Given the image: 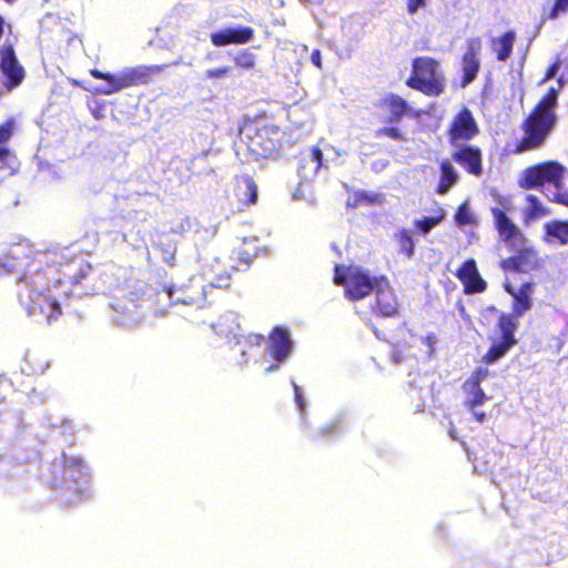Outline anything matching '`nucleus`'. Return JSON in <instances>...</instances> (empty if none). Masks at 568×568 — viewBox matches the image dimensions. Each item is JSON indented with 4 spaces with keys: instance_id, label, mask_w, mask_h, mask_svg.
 <instances>
[{
    "instance_id": "obj_8",
    "label": "nucleus",
    "mask_w": 568,
    "mask_h": 568,
    "mask_svg": "<svg viewBox=\"0 0 568 568\" xmlns=\"http://www.w3.org/2000/svg\"><path fill=\"white\" fill-rule=\"evenodd\" d=\"M479 132L473 112L467 106H463L453 116L447 128L448 142L452 146H458L475 139Z\"/></svg>"
},
{
    "instance_id": "obj_21",
    "label": "nucleus",
    "mask_w": 568,
    "mask_h": 568,
    "mask_svg": "<svg viewBox=\"0 0 568 568\" xmlns=\"http://www.w3.org/2000/svg\"><path fill=\"white\" fill-rule=\"evenodd\" d=\"M257 185L253 178L250 175H242L236 178L233 196L239 210L242 211L250 205L255 204L257 202Z\"/></svg>"
},
{
    "instance_id": "obj_41",
    "label": "nucleus",
    "mask_w": 568,
    "mask_h": 568,
    "mask_svg": "<svg viewBox=\"0 0 568 568\" xmlns=\"http://www.w3.org/2000/svg\"><path fill=\"white\" fill-rule=\"evenodd\" d=\"M91 271V266L88 263L81 262L78 266V273L74 275H68L64 281H70L72 284H79L88 273Z\"/></svg>"
},
{
    "instance_id": "obj_4",
    "label": "nucleus",
    "mask_w": 568,
    "mask_h": 568,
    "mask_svg": "<svg viewBox=\"0 0 568 568\" xmlns=\"http://www.w3.org/2000/svg\"><path fill=\"white\" fill-rule=\"evenodd\" d=\"M240 139L255 159L278 158L285 132L266 118H254L241 126Z\"/></svg>"
},
{
    "instance_id": "obj_43",
    "label": "nucleus",
    "mask_w": 568,
    "mask_h": 568,
    "mask_svg": "<svg viewBox=\"0 0 568 568\" xmlns=\"http://www.w3.org/2000/svg\"><path fill=\"white\" fill-rule=\"evenodd\" d=\"M562 64V61L557 58L546 70V73H545V77L542 78V80L540 81V83H545L547 82L548 80L552 79L558 69L560 68V65Z\"/></svg>"
},
{
    "instance_id": "obj_44",
    "label": "nucleus",
    "mask_w": 568,
    "mask_h": 568,
    "mask_svg": "<svg viewBox=\"0 0 568 568\" xmlns=\"http://www.w3.org/2000/svg\"><path fill=\"white\" fill-rule=\"evenodd\" d=\"M550 201L568 207V191H560V189H557V192L552 194Z\"/></svg>"
},
{
    "instance_id": "obj_47",
    "label": "nucleus",
    "mask_w": 568,
    "mask_h": 568,
    "mask_svg": "<svg viewBox=\"0 0 568 568\" xmlns=\"http://www.w3.org/2000/svg\"><path fill=\"white\" fill-rule=\"evenodd\" d=\"M247 341L250 344L252 345H256V346H260L261 344L264 343L265 341V337L263 334H260V333H252L247 336Z\"/></svg>"
},
{
    "instance_id": "obj_33",
    "label": "nucleus",
    "mask_w": 568,
    "mask_h": 568,
    "mask_svg": "<svg viewBox=\"0 0 568 568\" xmlns=\"http://www.w3.org/2000/svg\"><path fill=\"white\" fill-rule=\"evenodd\" d=\"M446 216V212L443 207H437L435 214L432 216H423L419 220H415L413 225L422 234H428L435 226H437Z\"/></svg>"
},
{
    "instance_id": "obj_45",
    "label": "nucleus",
    "mask_w": 568,
    "mask_h": 568,
    "mask_svg": "<svg viewBox=\"0 0 568 568\" xmlns=\"http://www.w3.org/2000/svg\"><path fill=\"white\" fill-rule=\"evenodd\" d=\"M426 6V0H407L406 10L409 16H413L417 12L419 8Z\"/></svg>"
},
{
    "instance_id": "obj_31",
    "label": "nucleus",
    "mask_w": 568,
    "mask_h": 568,
    "mask_svg": "<svg viewBox=\"0 0 568 568\" xmlns=\"http://www.w3.org/2000/svg\"><path fill=\"white\" fill-rule=\"evenodd\" d=\"M394 239L398 246V253L406 258H412L415 254V241L412 231L405 227L399 229L394 234Z\"/></svg>"
},
{
    "instance_id": "obj_46",
    "label": "nucleus",
    "mask_w": 568,
    "mask_h": 568,
    "mask_svg": "<svg viewBox=\"0 0 568 568\" xmlns=\"http://www.w3.org/2000/svg\"><path fill=\"white\" fill-rule=\"evenodd\" d=\"M295 402L301 412L305 409V399L297 384L293 383Z\"/></svg>"
},
{
    "instance_id": "obj_10",
    "label": "nucleus",
    "mask_w": 568,
    "mask_h": 568,
    "mask_svg": "<svg viewBox=\"0 0 568 568\" xmlns=\"http://www.w3.org/2000/svg\"><path fill=\"white\" fill-rule=\"evenodd\" d=\"M0 69L6 77L4 87L7 91H11L22 83L26 72L19 63L11 44H3L0 48Z\"/></svg>"
},
{
    "instance_id": "obj_16",
    "label": "nucleus",
    "mask_w": 568,
    "mask_h": 568,
    "mask_svg": "<svg viewBox=\"0 0 568 568\" xmlns=\"http://www.w3.org/2000/svg\"><path fill=\"white\" fill-rule=\"evenodd\" d=\"M488 374L489 372L487 368L477 367L471 372L470 376L463 384V390L466 395L464 405L468 410H474L475 407L486 402L487 396L484 389L480 387V384L488 376Z\"/></svg>"
},
{
    "instance_id": "obj_23",
    "label": "nucleus",
    "mask_w": 568,
    "mask_h": 568,
    "mask_svg": "<svg viewBox=\"0 0 568 568\" xmlns=\"http://www.w3.org/2000/svg\"><path fill=\"white\" fill-rule=\"evenodd\" d=\"M175 286L162 285L158 288H151L146 294V301L158 314H164L170 307L176 305Z\"/></svg>"
},
{
    "instance_id": "obj_20",
    "label": "nucleus",
    "mask_w": 568,
    "mask_h": 568,
    "mask_svg": "<svg viewBox=\"0 0 568 568\" xmlns=\"http://www.w3.org/2000/svg\"><path fill=\"white\" fill-rule=\"evenodd\" d=\"M170 64L136 65L123 70L122 85L125 88L145 85L152 82L156 74L162 73Z\"/></svg>"
},
{
    "instance_id": "obj_32",
    "label": "nucleus",
    "mask_w": 568,
    "mask_h": 568,
    "mask_svg": "<svg viewBox=\"0 0 568 568\" xmlns=\"http://www.w3.org/2000/svg\"><path fill=\"white\" fill-rule=\"evenodd\" d=\"M526 210H525V220H537L539 217H544L550 214L549 209H547L538 196L534 194H528L526 196Z\"/></svg>"
},
{
    "instance_id": "obj_27",
    "label": "nucleus",
    "mask_w": 568,
    "mask_h": 568,
    "mask_svg": "<svg viewBox=\"0 0 568 568\" xmlns=\"http://www.w3.org/2000/svg\"><path fill=\"white\" fill-rule=\"evenodd\" d=\"M439 182L436 186V193L446 194L459 180V175L449 160H444L439 164Z\"/></svg>"
},
{
    "instance_id": "obj_39",
    "label": "nucleus",
    "mask_w": 568,
    "mask_h": 568,
    "mask_svg": "<svg viewBox=\"0 0 568 568\" xmlns=\"http://www.w3.org/2000/svg\"><path fill=\"white\" fill-rule=\"evenodd\" d=\"M30 374H42L49 367L45 361L40 359L38 356L27 357Z\"/></svg>"
},
{
    "instance_id": "obj_1",
    "label": "nucleus",
    "mask_w": 568,
    "mask_h": 568,
    "mask_svg": "<svg viewBox=\"0 0 568 568\" xmlns=\"http://www.w3.org/2000/svg\"><path fill=\"white\" fill-rule=\"evenodd\" d=\"M535 283L524 282L518 288L510 284L505 285V291L513 297L511 313H500L497 320V332L499 338L493 341L491 345L483 356V362L493 364L505 356L507 352L517 344L515 335L518 328V318L532 307V294Z\"/></svg>"
},
{
    "instance_id": "obj_9",
    "label": "nucleus",
    "mask_w": 568,
    "mask_h": 568,
    "mask_svg": "<svg viewBox=\"0 0 568 568\" xmlns=\"http://www.w3.org/2000/svg\"><path fill=\"white\" fill-rule=\"evenodd\" d=\"M480 50L481 40L479 38H473L467 41L466 50L464 51L460 60V80L458 87L460 89L467 88L473 83L480 71Z\"/></svg>"
},
{
    "instance_id": "obj_48",
    "label": "nucleus",
    "mask_w": 568,
    "mask_h": 568,
    "mask_svg": "<svg viewBox=\"0 0 568 568\" xmlns=\"http://www.w3.org/2000/svg\"><path fill=\"white\" fill-rule=\"evenodd\" d=\"M470 412L473 413V416H474L475 420L480 423V424L484 423L486 420V418H487V415L484 412H476L475 409L470 410Z\"/></svg>"
},
{
    "instance_id": "obj_5",
    "label": "nucleus",
    "mask_w": 568,
    "mask_h": 568,
    "mask_svg": "<svg viewBox=\"0 0 568 568\" xmlns=\"http://www.w3.org/2000/svg\"><path fill=\"white\" fill-rule=\"evenodd\" d=\"M381 281H385V275L371 276L367 270L357 265L336 264L334 267V284L343 286L345 297L352 302L369 296Z\"/></svg>"
},
{
    "instance_id": "obj_6",
    "label": "nucleus",
    "mask_w": 568,
    "mask_h": 568,
    "mask_svg": "<svg viewBox=\"0 0 568 568\" xmlns=\"http://www.w3.org/2000/svg\"><path fill=\"white\" fill-rule=\"evenodd\" d=\"M405 84L427 97L440 95L445 91V77L439 69V61L426 55L414 58Z\"/></svg>"
},
{
    "instance_id": "obj_7",
    "label": "nucleus",
    "mask_w": 568,
    "mask_h": 568,
    "mask_svg": "<svg viewBox=\"0 0 568 568\" xmlns=\"http://www.w3.org/2000/svg\"><path fill=\"white\" fill-rule=\"evenodd\" d=\"M567 168L555 160L542 161L524 169L518 178V185L523 190L540 189L546 184L561 189Z\"/></svg>"
},
{
    "instance_id": "obj_37",
    "label": "nucleus",
    "mask_w": 568,
    "mask_h": 568,
    "mask_svg": "<svg viewBox=\"0 0 568 568\" xmlns=\"http://www.w3.org/2000/svg\"><path fill=\"white\" fill-rule=\"evenodd\" d=\"M455 222L459 226H465L474 223L473 215L469 212L466 203H463L458 206L455 213Z\"/></svg>"
},
{
    "instance_id": "obj_35",
    "label": "nucleus",
    "mask_w": 568,
    "mask_h": 568,
    "mask_svg": "<svg viewBox=\"0 0 568 568\" xmlns=\"http://www.w3.org/2000/svg\"><path fill=\"white\" fill-rule=\"evenodd\" d=\"M234 63L241 69L251 70L255 68L256 59L251 49H243L234 57Z\"/></svg>"
},
{
    "instance_id": "obj_2",
    "label": "nucleus",
    "mask_w": 568,
    "mask_h": 568,
    "mask_svg": "<svg viewBox=\"0 0 568 568\" xmlns=\"http://www.w3.org/2000/svg\"><path fill=\"white\" fill-rule=\"evenodd\" d=\"M558 95L559 90L550 87L530 110L520 124L524 135L516 142L513 153L531 152L541 149L546 144L558 122L556 113Z\"/></svg>"
},
{
    "instance_id": "obj_30",
    "label": "nucleus",
    "mask_w": 568,
    "mask_h": 568,
    "mask_svg": "<svg viewBox=\"0 0 568 568\" xmlns=\"http://www.w3.org/2000/svg\"><path fill=\"white\" fill-rule=\"evenodd\" d=\"M545 235L558 241L560 245L568 244V220H551L544 224Z\"/></svg>"
},
{
    "instance_id": "obj_25",
    "label": "nucleus",
    "mask_w": 568,
    "mask_h": 568,
    "mask_svg": "<svg viewBox=\"0 0 568 568\" xmlns=\"http://www.w3.org/2000/svg\"><path fill=\"white\" fill-rule=\"evenodd\" d=\"M516 40L515 30H508L490 41L491 50L496 59L500 62L508 60L513 53L514 43Z\"/></svg>"
},
{
    "instance_id": "obj_15",
    "label": "nucleus",
    "mask_w": 568,
    "mask_h": 568,
    "mask_svg": "<svg viewBox=\"0 0 568 568\" xmlns=\"http://www.w3.org/2000/svg\"><path fill=\"white\" fill-rule=\"evenodd\" d=\"M374 292L375 302L372 306L374 314L382 317H393L398 314L397 297L386 276L385 281L378 283Z\"/></svg>"
},
{
    "instance_id": "obj_22",
    "label": "nucleus",
    "mask_w": 568,
    "mask_h": 568,
    "mask_svg": "<svg viewBox=\"0 0 568 568\" xmlns=\"http://www.w3.org/2000/svg\"><path fill=\"white\" fill-rule=\"evenodd\" d=\"M234 271L235 267L231 258H214L206 271L210 285L215 287H227Z\"/></svg>"
},
{
    "instance_id": "obj_40",
    "label": "nucleus",
    "mask_w": 568,
    "mask_h": 568,
    "mask_svg": "<svg viewBox=\"0 0 568 568\" xmlns=\"http://www.w3.org/2000/svg\"><path fill=\"white\" fill-rule=\"evenodd\" d=\"M304 162H310L312 164V170L316 173L323 164V153L318 146H314L311 150V153L307 159L303 160Z\"/></svg>"
},
{
    "instance_id": "obj_24",
    "label": "nucleus",
    "mask_w": 568,
    "mask_h": 568,
    "mask_svg": "<svg viewBox=\"0 0 568 568\" xmlns=\"http://www.w3.org/2000/svg\"><path fill=\"white\" fill-rule=\"evenodd\" d=\"M378 106L388 111L389 115L386 120L388 123L399 122L403 116L410 112V106L405 99L396 93H388L379 100Z\"/></svg>"
},
{
    "instance_id": "obj_26",
    "label": "nucleus",
    "mask_w": 568,
    "mask_h": 568,
    "mask_svg": "<svg viewBox=\"0 0 568 568\" xmlns=\"http://www.w3.org/2000/svg\"><path fill=\"white\" fill-rule=\"evenodd\" d=\"M135 302L136 300L133 295L124 296L115 302L114 310L119 313L121 322L133 323L141 320L142 314Z\"/></svg>"
},
{
    "instance_id": "obj_3",
    "label": "nucleus",
    "mask_w": 568,
    "mask_h": 568,
    "mask_svg": "<svg viewBox=\"0 0 568 568\" xmlns=\"http://www.w3.org/2000/svg\"><path fill=\"white\" fill-rule=\"evenodd\" d=\"M50 270H38L32 275L23 274L21 281L27 288L19 293V302L29 316L42 317L48 324L62 315L60 301L67 293H53L48 280Z\"/></svg>"
},
{
    "instance_id": "obj_14",
    "label": "nucleus",
    "mask_w": 568,
    "mask_h": 568,
    "mask_svg": "<svg viewBox=\"0 0 568 568\" xmlns=\"http://www.w3.org/2000/svg\"><path fill=\"white\" fill-rule=\"evenodd\" d=\"M255 31L248 26H236L220 29L210 36L211 43L214 47L241 45L251 42L254 39Z\"/></svg>"
},
{
    "instance_id": "obj_49",
    "label": "nucleus",
    "mask_w": 568,
    "mask_h": 568,
    "mask_svg": "<svg viewBox=\"0 0 568 568\" xmlns=\"http://www.w3.org/2000/svg\"><path fill=\"white\" fill-rule=\"evenodd\" d=\"M311 60L315 65L321 67V53L318 50L312 52Z\"/></svg>"
},
{
    "instance_id": "obj_18",
    "label": "nucleus",
    "mask_w": 568,
    "mask_h": 568,
    "mask_svg": "<svg viewBox=\"0 0 568 568\" xmlns=\"http://www.w3.org/2000/svg\"><path fill=\"white\" fill-rule=\"evenodd\" d=\"M294 343L286 327L275 326L268 334L267 347L270 356L278 363H284L293 351Z\"/></svg>"
},
{
    "instance_id": "obj_42",
    "label": "nucleus",
    "mask_w": 568,
    "mask_h": 568,
    "mask_svg": "<svg viewBox=\"0 0 568 568\" xmlns=\"http://www.w3.org/2000/svg\"><path fill=\"white\" fill-rule=\"evenodd\" d=\"M231 72H232V68L229 65L213 68V69H209L205 71V78L206 79H222V78H226L227 75H230Z\"/></svg>"
},
{
    "instance_id": "obj_36",
    "label": "nucleus",
    "mask_w": 568,
    "mask_h": 568,
    "mask_svg": "<svg viewBox=\"0 0 568 568\" xmlns=\"http://www.w3.org/2000/svg\"><path fill=\"white\" fill-rule=\"evenodd\" d=\"M568 12V0H555L554 4L549 8L548 12L542 13L541 20L545 22L547 20H555L560 14H565Z\"/></svg>"
},
{
    "instance_id": "obj_11",
    "label": "nucleus",
    "mask_w": 568,
    "mask_h": 568,
    "mask_svg": "<svg viewBox=\"0 0 568 568\" xmlns=\"http://www.w3.org/2000/svg\"><path fill=\"white\" fill-rule=\"evenodd\" d=\"M505 209L494 206L490 212L494 219V226L498 234L499 240L508 245L511 244H523L526 241V237L521 230L511 221V219L507 215Z\"/></svg>"
},
{
    "instance_id": "obj_38",
    "label": "nucleus",
    "mask_w": 568,
    "mask_h": 568,
    "mask_svg": "<svg viewBox=\"0 0 568 568\" xmlns=\"http://www.w3.org/2000/svg\"><path fill=\"white\" fill-rule=\"evenodd\" d=\"M375 136H377V138L388 136L396 141H406V138L403 134V132L398 128H395V126L379 128L378 130H376Z\"/></svg>"
},
{
    "instance_id": "obj_34",
    "label": "nucleus",
    "mask_w": 568,
    "mask_h": 568,
    "mask_svg": "<svg viewBox=\"0 0 568 568\" xmlns=\"http://www.w3.org/2000/svg\"><path fill=\"white\" fill-rule=\"evenodd\" d=\"M341 432V425L338 422L328 423L322 427H320L313 435L312 440L315 443H323L333 438Z\"/></svg>"
},
{
    "instance_id": "obj_28",
    "label": "nucleus",
    "mask_w": 568,
    "mask_h": 568,
    "mask_svg": "<svg viewBox=\"0 0 568 568\" xmlns=\"http://www.w3.org/2000/svg\"><path fill=\"white\" fill-rule=\"evenodd\" d=\"M90 74L98 80H105L108 85L98 90L99 93L104 95H110L116 93L123 89H126L125 85H122L123 70L119 74H111L109 72H103L98 69H91Z\"/></svg>"
},
{
    "instance_id": "obj_17",
    "label": "nucleus",
    "mask_w": 568,
    "mask_h": 568,
    "mask_svg": "<svg viewBox=\"0 0 568 568\" xmlns=\"http://www.w3.org/2000/svg\"><path fill=\"white\" fill-rule=\"evenodd\" d=\"M205 287L203 278L191 277L186 283L175 287L176 304L201 307L206 300Z\"/></svg>"
},
{
    "instance_id": "obj_50",
    "label": "nucleus",
    "mask_w": 568,
    "mask_h": 568,
    "mask_svg": "<svg viewBox=\"0 0 568 568\" xmlns=\"http://www.w3.org/2000/svg\"><path fill=\"white\" fill-rule=\"evenodd\" d=\"M281 364H282V363L276 362V363H274V364L270 365L268 367H266V368H265V371H264V372H265V374H271V373H273V372L277 371V369L280 368V365H281Z\"/></svg>"
},
{
    "instance_id": "obj_19",
    "label": "nucleus",
    "mask_w": 568,
    "mask_h": 568,
    "mask_svg": "<svg viewBox=\"0 0 568 568\" xmlns=\"http://www.w3.org/2000/svg\"><path fill=\"white\" fill-rule=\"evenodd\" d=\"M457 278L464 285L466 295L483 293L487 290V282L480 276L476 261L467 258L456 271Z\"/></svg>"
},
{
    "instance_id": "obj_13",
    "label": "nucleus",
    "mask_w": 568,
    "mask_h": 568,
    "mask_svg": "<svg viewBox=\"0 0 568 568\" xmlns=\"http://www.w3.org/2000/svg\"><path fill=\"white\" fill-rule=\"evenodd\" d=\"M452 153V160L459 164L464 171L473 176L484 173L483 151L479 146L463 143Z\"/></svg>"
},
{
    "instance_id": "obj_12",
    "label": "nucleus",
    "mask_w": 568,
    "mask_h": 568,
    "mask_svg": "<svg viewBox=\"0 0 568 568\" xmlns=\"http://www.w3.org/2000/svg\"><path fill=\"white\" fill-rule=\"evenodd\" d=\"M500 265L504 271L528 273L539 270L542 266V260L535 247L524 246L514 255L503 260Z\"/></svg>"
},
{
    "instance_id": "obj_29",
    "label": "nucleus",
    "mask_w": 568,
    "mask_h": 568,
    "mask_svg": "<svg viewBox=\"0 0 568 568\" xmlns=\"http://www.w3.org/2000/svg\"><path fill=\"white\" fill-rule=\"evenodd\" d=\"M16 128V121L8 119L0 124V162L6 163L11 155L8 146L9 141L13 136Z\"/></svg>"
}]
</instances>
